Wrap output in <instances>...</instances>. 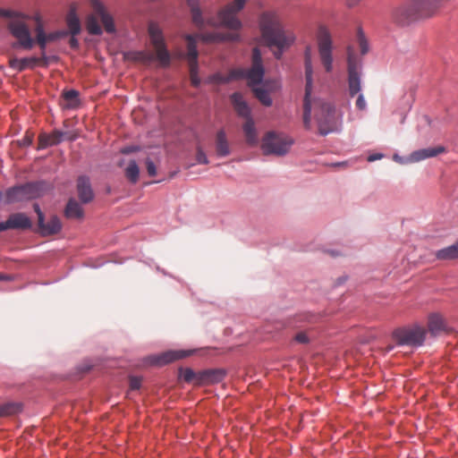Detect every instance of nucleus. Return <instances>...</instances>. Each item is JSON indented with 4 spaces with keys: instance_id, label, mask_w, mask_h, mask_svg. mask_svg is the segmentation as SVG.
Instances as JSON below:
<instances>
[{
    "instance_id": "f257e3e1",
    "label": "nucleus",
    "mask_w": 458,
    "mask_h": 458,
    "mask_svg": "<svg viewBox=\"0 0 458 458\" xmlns=\"http://www.w3.org/2000/svg\"><path fill=\"white\" fill-rule=\"evenodd\" d=\"M249 0H233L225 4L218 12L216 16L204 15L199 6L198 0H187L191 9V20L193 24L199 29L203 30L207 27H224L232 32H206L196 33L194 35H186L187 54L186 59L190 69L191 83L194 87H199L200 79L198 75V50L197 42L201 40L205 43H219L225 41H239L240 35L237 33L242 27V23L238 17V13L244 8Z\"/></svg>"
},
{
    "instance_id": "2eb2a0df",
    "label": "nucleus",
    "mask_w": 458,
    "mask_h": 458,
    "mask_svg": "<svg viewBox=\"0 0 458 458\" xmlns=\"http://www.w3.org/2000/svg\"><path fill=\"white\" fill-rule=\"evenodd\" d=\"M37 20V27L36 30V42L39 46L42 54H45V50L47 43L55 41L63 37H64L67 33L65 31H55L48 34H46L44 31L43 25L38 17Z\"/></svg>"
},
{
    "instance_id": "bb28decb",
    "label": "nucleus",
    "mask_w": 458,
    "mask_h": 458,
    "mask_svg": "<svg viewBox=\"0 0 458 458\" xmlns=\"http://www.w3.org/2000/svg\"><path fill=\"white\" fill-rule=\"evenodd\" d=\"M242 129L247 144L250 147L256 146L258 144V135L253 120H246Z\"/></svg>"
},
{
    "instance_id": "a878e982",
    "label": "nucleus",
    "mask_w": 458,
    "mask_h": 458,
    "mask_svg": "<svg viewBox=\"0 0 458 458\" xmlns=\"http://www.w3.org/2000/svg\"><path fill=\"white\" fill-rule=\"evenodd\" d=\"M64 215L70 219H81L84 216V211L74 199H70L64 209Z\"/></svg>"
},
{
    "instance_id": "58836bf2",
    "label": "nucleus",
    "mask_w": 458,
    "mask_h": 458,
    "mask_svg": "<svg viewBox=\"0 0 458 458\" xmlns=\"http://www.w3.org/2000/svg\"><path fill=\"white\" fill-rule=\"evenodd\" d=\"M130 389L131 390H139L141 386V377H130Z\"/></svg>"
},
{
    "instance_id": "b1692460",
    "label": "nucleus",
    "mask_w": 458,
    "mask_h": 458,
    "mask_svg": "<svg viewBox=\"0 0 458 458\" xmlns=\"http://www.w3.org/2000/svg\"><path fill=\"white\" fill-rule=\"evenodd\" d=\"M231 101L234 107V110L240 116L246 118V120L251 119L250 107L244 101L242 94L238 92L233 93L231 96Z\"/></svg>"
},
{
    "instance_id": "1a4fd4ad",
    "label": "nucleus",
    "mask_w": 458,
    "mask_h": 458,
    "mask_svg": "<svg viewBox=\"0 0 458 458\" xmlns=\"http://www.w3.org/2000/svg\"><path fill=\"white\" fill-rule=\"evenodd\" d=\"M40 196V186L38 183L29 182L14 186L4 191H0V201L5 204L30 200Z\"/></svg>"
},
{
    "instance_id": "5701e85b",
    "label": "nucleus",
    "mask_w": 458,
    "mask_h": 458,
    "mask_svg": "<svg viewBox=\"0 0 458 458\" xmlns=\"http://www.w3.org/2000/svg\"><path fill=\"white\" fill-rule=\"evenodd\" d=\"M64 133L60 131H55L51 134L41 133L38 136V149H43L50 146L59 144L63 140Z\"/></svg>"
},
{
    "instance_id": "a19ab883",
    "label": "nucleus",
    "mask_w": 458,
    "mask_h": 458,
    "mask_svg": "<svg viewBox=\"0 0 458 458\" xmlns=\"http://www.w3.org/2000/svg\"><path fill=\"white\" fill-rule=\"evenodd\" d=\"M355 106L357 107V109L360 110V111H363L366 109L367 107V103H366V100H365V98L363 96V94H360L356 99V103H355Z\"/></svg>"
},
{
    "instance_id": "de8ad7c7",
    "label": "nucleus",
    "mask_w": 458,
    "mask_h": 458,
    "mask_svg": "<svg viewBox=\"0 0 458 458\" xmlns=\"http://www.w3.org/2000/svg\"><path fill=\"white\" fill-rule=\"evenodd\" d=\"M360 0H347V4L350 7H353L360 3Z\"/></svg>"
},
{
    "instance_id": "37998d69",
    "label": "nucleus",
    "mask_w": 458,
    "mask_h": 458,
    "mask_svg": "<svg viewBox=\"0 0 458 458\" xmlns=\"http://www.w3.org/2000/svg\"><path fill=\"white\" fill-rule=\"evenodd\" d=\"M33 208H34L35 212H36V213H37V215H38V224H42V223H43V218H45V216H44V214H43V212L41 211V209H40V208H39L38 204L35 203V204L33 205Z\"/></svg>"
},
{
    "instance_id": "e433bc0d",
    "label": "nucleus",
    "mask_w": 458,
    "mask_h": 458,
    "mask_svg": "<svg viewBox=\"0 0 458 458\" xmlns=\"http://www.w3.org/2000/svg\"><path fill=\"white\" fill-rule=\"evenodd\" d=\"M34 139V134L27 131L24 137L19 140V145L21 147L26 148L32 144Z\"/></svg>"
},
{
    "instance_id": "79ce46f5",
    "label": "nucleus",
    "mask_w": 458,
    "mask_h": 458,
    "mask_svg": "<svg viewBox=\"0 0 458 458\" xmlns=\"http://www.w3.org/2000/svg\"><path fill=\"white\" fill-rule=\"evenodd\" d=\"M295 340L300 343V344H307L309 343V337L308 335L303 333V332H300L298 333L296 335H295Z\"/></svg>"
},
{
    "instance_id": "864d4df0",
    "label": "nucleus",
    "mask_w": 458,
    "mask_h": 458,
    "mask_svg": "<svg viewBox=\"0 0 458 458\" xmlns=\"http://www.w3.org/2000/svg\"><path fill=\"white\" fill-rule=\"evenodd\" d=\"M3 11H4V10H1V9H0V15H2V16H3Z\"/></svg>"
},
{
    "instance_id": "20e7f679",
    "label": "nucleus",
    "mask_w": 458,
    "mask_h": 458,
    "mask_svg": "<svg viewBox=\"0 0 458 458\" xmlns=\"http://www.w3.org/2000/svg\"><path fill=\"white\" fill-rule=\"evenodd\" d=\"M444 0H410L404 2L391 12V21L398 26H408L423 18L432 16L441 6Z\"/></svg>"
},
{
    "instance_id": "09e8293b",
    "label": "nucleus",
    "mask_w": 458,
    "mask_h": 458,
    "mask_svg": "<svg viewBox=\"0 0 458 458\" xmlns=\"http://www.w3.org/2000/svg\"><path fill=\"white\" fill-rule=\"evenodd\" d=\"M0 280L11 281L13 277L9 275L0 274Z\"/></svg>"
},
{
    "instance_id": "ddd939ff",
    "label": "nucleus",
    "mask_w": 458,
    "mask_h": 458,
    "mask_svg": "<svg viewBox=\"0 0 458 458\" xmlns=\"http://www.w3.org/2000/svg\"><path fill=\"white\" fill-rule=\"evenodd\" d=\"M236 72H242L237 75L238 79H247L250 85L259 84L264 77L261 53L258 47L252 50V65L250 69L240 68Z\"/></svg>"
},
{
    "instance_id": "49530a36",
    "label": "nucleus",
    "mask_w": 458,
    "mask_h": 458,
    "mask_svg": "<svg viewBox=\"0 0 458 458\" xmlns=\"http://www.w3.org/2000/svg\"><path fill=\"white\" fill-rule=\"evenodd\" d=\"M381 157H382V155H381V154L370 155V156L368 157V161L372 162V161H375V160H377V159H380Z\"/></svg>"
},
{
    "instance_id": "f3484780",
    "label": "nucleus",
    "mask_w": 458,
    "mask_h": 458,
    "mask_svg": "<svg viewBox=\"0 0 458 458\" xmlns=\"http://www.w3.org/2000/svg\"><path fill=\"white\" fill-rule=\"evenodd\" d=\"M41 64H47V56L44 53L41 57L12 58L9 61L10 67L18 72H22L26 69H33Z\"/></svg>"
},
{
    "instance_id": "cd10ccee",
    "label": "nucleus",
    "mask_w": 458,
    "mask_h": 458,
    "mask_svg": "<svg viewBox=\"0 0 458 458\" xmlns=\"http://www.w3.org/2000/svg\"><path fill=\"white\" fill-rule=\"evenodd\" d=\"M436 258L439 260H453L458 259V241L446 248L436 252Z\"/></svg>"
},
{
    "instance_id": "c03bdc74",
    "label": "nucleus",
    "mask_w": 458,
    "mask_h": 458,
    "mask_svg": "<svg viewBox=\"0 0 458 458\" xmlns=\"http://www.w3.org/2000/svg\"><path fill=\"white\" fill-rule=\"evenodd\" d=\"M139 150V148L138 147H135V146H129V147H125V148H123L121 149V153L123 154H130V153H132V152H135V151H138Z\"/></svg>"
},
{
    "instance_id": "a18cd8bd",
    "label": "nucleus",
    "mask_w": 458,
    "mask_h": 458,
    "mask_svg": "<svg viewBox=\"0 0 458 458\" xmlns=\"http://www.w3.org/2000/svg\"><path fill=\"white\" fill-rule=\"evenodd\" d=\"M70 43V46L72 48H77L78 46H79V42H78V39L74 38V36H72L69 41Z\"/></svg>"
},
{
    "instance_id": "aec40b11",
    "label": "nucleus",
    "mask_w": 458,
    "mask_h": 458,
    "mask_svg": "<svg viewBox=\"0 0 458 458\" xmlns=\"http://www.w3.org/2000/svg\"><path fill=\"white\" fill-rule=\"evenodd\" d=\"M78 196L82 203H89L93 199L94 194L87 176H80L77 181Z\"/></svg>"
},
{
    "instance_id": "2f4dec72",
    "label": "nucleus",
    "mask_w": 458,
    "mask_h": 458,
    "mask_svg": "<svg viewBox=\"0 0 458 458\" xmlns=\"http://www.w3.org/2000/svg\"><path fill=\"white\" fill-rule=\"evenodd\" d=\"M140 169L135 160H131L125 169L126 178L132 183H136L139 180Z\"/></svg>"
},
{
    "instance_id": "4be33fe9",
    "label": "nucleus",
    "mask_w": 458,
    "mask_h": 458,
    "mask_svg": "<svg viewBox=\"0 0 458 458\" xmlns=\"http://www.w3.org/2000/svg\"><path fill=\"white\" fill-rule=\"evenodd\" d=\"M446 330L443 318L436 313L430 314L428 320V330L432 336H437Z\"/></svg>"
},
{
    "instance_id": "7ed1b4c3",
    "label": "nucleus",
    "mask_w": 458,
    "mask_h": 458,
    "mask_svg": "<svg viewBox=\"0 0 458 458\" xmlns=\"http://www.w3.org/2000/svg\"><path fill=\"white\" fill-rule=\"evenodd\" d=\"M259 25L263 41L268 47L276 48L274 55L280 59L283 52L293 44V32L284 29L279 15L273 11L264 12L259 17Z\"/></svg>"
},
{
    "instance_id": "8fccbe9b",
    "label": "nucleus",
    "mask_w": 458,
    "mask_h": 458,
    "mask_svg": "<svg viewBox=\"0 0 458 458\" xmlns=\"http://www.w3.org/2000/svg\"><path fill=\"white\" fill-rule=\"evenodd\" d=\"M335 165L342 166V165H345V163L344 162H343V163H336V164H335Z\"/></svg>"
},
{
    "instance_id": "4468645a",
    "label": "nucleus",
    "mask_w": 458,
    "mask_h": 458,
    "mask_svg": "<svg viewBox=\"0 0 458 458\" xmlns=\"http://www.w3.org/2000/svg\"><path fill=\"white\" fill-rule=\"evenodd\" d=\"M32 226L30 218L24 213L11 214L7 220L0 223V232L5 230H27Z\"/></svg>"
},
{
    "instance_id": "4c0bfd02",
    "label": "nucleus",
    "mask_w": 458,
    "mask_h": 458,
    "mask_svg": "<svg viewBox=\"0 0 458 458\" xmlns=\"http://www.w3.org/2000/svg\"><path fill=\"white\" fill-rule=\"evenodd\" d=\"M196 160L199 164H208V159L200 146L197 147Z\"/></svg>"
},
{
    "instance_id": "c9c22d12",
    "label": "nucleus",
    "mask_w": 458,
    "mask_h": 458,
    "mask_svg": "<svg viewBox=\"0 0 458 458\" xmlns=\"http://www.w3.org/2000/svg\"><path fill=\"white\" fill-rule=\"evenodd\" d=\"M358 41L360 47V53L362 55L367 54L369 51L368 43L361 30H359L358 31Z\"/></svg>"
},
{
    "instance_id": "603ef678",
    "label": "nucleus",
    "mask_w": 458,
    "mask_h": 458,
    "mask_svg": "<svg viewBox=\"0 0 458 458\" xmlns=\"http://www.w3.org/2000/svg\"><path fill=\"white\" fill-rule=\"evenodd\" d=\"M392 349H393V347H392V346H388V347H387V351H391Z\"/></svg>"
},
{
    "instance_id": "ea45409f",
    "label": "nucleus",
    "mask_w": 458,
    "mask_h": 458,
    "mask_svg": "<svg viewBox=\"0 0 458 458\" xmlns=\"http://www.w3.org/2000/svg\"><path fill=\"white\" fill-rule=\"evenodd\" d=\"M146 167L149 176H155L157 174V167L151 159L148 158L146 160Z\"/></svg>"
},
{
    "instance_id": "393cba45",
    "label": "nucleus",
    "mask_w": 458,
    "mask_h": 458,
    "mask_svg": "<svg viewBox=\"0 0 458 458\" xmlns=\"http://www.w3.org/2000/svg\"><path fill=\"white\" fill-rule=\"evenodd\" d=\"M225 374L221 369H210L200 371L201 385H208L221 382Z\"/></svg>"
},
{
    "instance_id": "c756f323",
    "label": "nucleus",
    "mask_w": 458,
    "mask_h": 458,
    "mask_svg": "<svg viewBox=\"0 0 458 458\" xmlns=\"http://www.w3.org/2000/svg\"><path fill=\"white\" fill-rule=\"evenodd\" d=\"M179 377L187 383H193L195 385H201L200 372L196 373L191 369H181Z\"/></svg>"
},
{
    "instance_id": "f8f14e48",
    "label": "nucleus",
    "mask_w": 458,
    "mask_h": 458,
    "mask_svg": "<svg viewBox=\"0 0 458 458\" xmlns=\"http://www.w3.org/2000/svg\"><path fill=\"white\" fill-rule=\"evenodd\" d=\"M318 48L321 64L327 72L333 70V42L329 31L319 27L318 31Z\"/></svg>"
},
{
    "instance_id": "7c9ffc66",
    "label": "nucleus",
    "mask_w": 458,
    "mask_h": 458,
    "mask_svg": "<svg viewBox=\"0 0 458 458\" xmlns=\"http://www.w3.org/2000/svg\"><path fill=\"white\" fill-rule=\"evenodd\" d=\"M67 26L72 36L79 34L81 31V23L73 10H72L67 16Z\"/></svg>"
},
{
    "instance_id": "c85d7f7f",
    "label": "nucleus",
    "mask_w": 458,
    "mask_h": 458,
    "mask_svg": "<svg viewBox=\"0 0 458 458\" xmlns=\"http://www.w3.org/2000/svg\"><path fill=\"white\" fill-rule=\"evenodd\" d=\"M242 72H236V69L232 70L227 75L222 73H215L208 77V82L216 84H225L231 81L237 80V75Z\"/></svg>"
},
{
    "instance_id": "a211bd4d",
    "label": "nucleus",
    "mask_w": 458,
    "mask_h": 458,
    "mask_svg": "<svg viewBox=\"0 0 458 458\" xmlns=\"http://www.w3.org/2000/svg\"><path fill=\"white\" fill-rule=\"evenodd\" d=\"M215 151L217 157H225L231 154V146L225 130H219L215 138Z\"/></svg>"
},
{
    "instance_id": "473e14b6",
    "label": "nucleus",
    "mask_w": 458,
    "mask_h": 458,
    "mask_svg": "<svg viewBox=\"0 0 458 458\" xmlns=\"http://www.w3.org/2000/svg\"><path fill=\"white\" fill-rule=\"evenodd\" d=\"M21 410V405L15 403H7L0 404V417H5L13 415L19 412Z\"/></svg>"
},
{
    "instance_id": "3c124183",
    "label": "nucleus",
    "mask_w": 458,
    "mask_h": 458,
    "mask_svg": "<svg viewBox=\"0 0 458 458\" xmlns=\"http://www.w3.org/2000/svg\"><path fill=\"white\" fill-rule=\"evenodd\" d=\"M394 158L395 160H397V159H399V157H398L397 155H395V156L394 157Z\"/></svg>"
},
{
    "instance_id": "f03ea898",
    "label": "nucleus",
    "mask_w": 458,
    "mask_h": 458,
    "mask_svg": "<svg viewBox=\"0 0 458 458\" xmlns=\"http://www.w3.org/2000/svg\"><path fill=\"white\" fill-rule=\"evenodd\" d=\"M304 66L306 86L303 103V124L306 129L310 128L311 112L314 111V116L318 123L320 134L327 135L331 131L330 126L335 122V108L330 103L319 98H311L313 67L310 47H307L304 52Z\"/></svg>"
},
{
    "instance_id": "dca6fc26",
    "label": "nucleus",
    "mask_w": 458,
    "mask_h": 458,
    "mask_svg": "<svg viewBox=\"0 0 458 458\" xmlns=\"http://www.w3.org/2000/svg\"><path fill=\"white\" fill-rule=\"evenodd\" d=\"M193 351H167L159 355L148 357L151 365L162 366L191 355Z\"/></svg>"
},
{
    "instance_id": "9d476101",
    "label": "nucleus",
    "mask_w": 458,
    "mask_h": 458,
    "mask_svg": "<svg viewBox=\"0 0 458 458\" xmlns=\"http://www.w3.org/2000/svg\"><path fill=\"white\" fill-rule=\"evenodd\" d=\"M293 143L289 137L269 131L262 140L261 148L265 155L284 156L289 151Z\"/></svg>"
},
{
    "instance_id": "6e6552de",
    "label": "nucleus",
    "mask_w": 458,
    "mask_h": 458,
    "mask_svg": "<svg viewBox=\"0 0 458 458\" xmlns=\"http://www.w3.org/2000/svg\"><path fill=\"white\" fill-rule=\"evenodd\" d=\"M91 5L95 13L89 15L87 19L86 26L88 32L91 35H100L102 33L98 19L101 20L106 32H114L115 28L113 18L106 12L104 5L98 0H93Z\"/></svg>"
},
{
    "instance_id": "6ab92c4d",
    "label": "nucleus",
    "mask_w": 458,
    "mask_h": 458,
    "mask_svg": "<svg viewBox=\"0 0 458 458\" xmlns=\"http://www.w3.org/2000/svg\"><path fill=\"white\" fill-rule=\"evenodd\" d=\"M445 151V148L442 146L419 149V150L413 151L410 155L409 161L411 163L420 162L426 158L437 157V155L442 154Z\"/></svg>"
},
{
    "instance_id": "9b49d317",
    "label": "nucleus",
    "mask_w": 458,
    "mask_h": 458,
    "mask_svg": "<svg viewBox=\"0 0 458 458\" xmlns=\"http://www.w3.org/2000/svg\"><path fill=\"white\" fill-rule=\"evenodd\" d=\"M360 69L361 64L355 55L353 48L349 46L347 47L348 92L352 98L361 90Z\"/></svg>"
},
{
    "instance_id": "423d86ee",
    "label": "nucleus",
    "mask_w": 458,
    "mask_h": 458,
    "mask_svg": "<svg viewBox=\"0 0 458 458\" xmlns=\"http://www.w3.org/2000/svg\"><path fill=\"white\" fill-rule=\"evenodd\" d=\"M3 16L10 18L8 29L11 34L17 39L13 47L30 50L35 44V40L32 38L29 26L26 23L29 16L13 11H3Z\"/></svg>"
},
{
    "instance_id": "f704fd0d",
    "label": "nucleus",
    "mask_w": 458,
    "mask_h": 458,
    "mask_svg": "<svg viewBox=\"0 0 458 458\" xmlns=\"http://www.w3.org/2000/svg\"><path fill=\"white\" fill-rule=\"evenodd\" d=\"M253 92L255 97L266 106L272 105V99L269 93L262 88H254Z\"/></svg>"
},
{
    "instance_id": "39448f33",
    "label": "nucleus",
    "mask_w": 458,
    "mask_h": 458,
    "mask_svg": "<svg viewBox=\"0 0 458 458\" xmlns=\"http://www.w3.org/2000/svg\"><path fill=\"white\" fill-rule=\"evenodd\" d=\"M148 34L156 55H154V54L148 51H129L124 54V58L128 61L140 62L144 64H148L157 59L161 66L167 67L171 62V55L166 49L164 37L158 25L150 22L148 25Z\"/></svg>"
},
{
    "instance_id": "72a5a7b5",
    "label": "nucleus",
    "mask_w": 458,
    "mask_h": 458,
    "mask_svg": "<svg viewBox=\"0 0 458 458\" xmlns=\"http://www.w3.org/2000/svg\"><path fill=\"white\" fill-rule=\"evenodd\" d=\"M63 98L67 101L68 107H75L79 105V92L75 89L64 91Z\"/></svg>"
},
{
    "instance_id": "412c9836",
    "label": "nucleus",
    "mask_w": 458,
    "mask_h": 458,
    "mask_svg": "<svg viewBox=\"0 0 458 458\" xmlns=\"http://www.w3.org/2000/svg\"><path fill=\"white\" fill-rule=\"evenodd\" d=\"M38 232L42 236H50L58 233L62 229V223L58 216H52L47 223L43 218L42 224H38Z\"/></svg>"
},
{
    "instance_id": "0eeeda50",
    "label": "nucleus",
    "mask_w": 458,
    "mask_h": 458,
    "mask_svg": "<svg viewBox=\"0 0 458 458\" xmlns=\"http://www.w3.org/2000/svg\"><path fill=\"white\" fill-rule=\"evenodd\" d=\"M427 329L418 324L403 327L393 332V339L397 345L421 346L426 339Z\"/></svg>"
}]
</instances>
